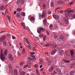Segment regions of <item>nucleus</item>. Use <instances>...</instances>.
I'll return each instance as SVG.
<instances>
[{
	"label": "nucleus",
	"mask_w": 75,
	"mask_h": 75,
	"mask_svg": "<svg viewBox=\"0 0 75 75\" xmlns=\"http://www.w3.org/2000/svg\"><path fill=\"white\" fill-rule=\"evenodd\" d=\"M72 60H75V56H73L71 58Z\"/></svg>",
	"instance_id": "obj_37"
},
{
	"label": "nucleus",
	"mask_w": 75,
	"mask_h": 75,
	"mask_svg": "<svg viewBox=\"0 0 75 75\" xmlns=\"http://www.w3.org/2000/svg\"><path fill=\"white\" fill-rule=\"evenodd\" d=\"M28 59L29 61H32V58H31L29 57H28Z\"/></svg>",
	"instance_id": "obj_36"
},
{
	"label": "nucleus",
	"mask_w": 75,
	"mask_h": 75,
	"mask_svg": "<svg viewBox=\"0 0 75 75\" xmlns=\"http://www.w3.org/2000/svg\"><path fill=\"white\" fill-rule=\"evenodd\" d=\"M47 19L45 18L43 21V24L44 25H46L47 24Z\"/></svg>",
	"instance_id": "obj_15"
},
{
	"label": "nucleus",
	"mask_w": 75,
	"mask_h": 75,
	"mask_svg": "<svg viewBox=\"0 0 75 75\" xmlns=\"http://www.w3.org/2000/svg\"><path fill=\"white\" fill-rule=\"evenodd\" d=\"M72 17H73V19H75V15L74 14H73V15H72Z\"/></svg>",
	"instance_id": "obj_45"
},
{
	"label": "nucleus",
	"mask_w": 75,
	"mask_h": 75,
	"mask_svg": "<svg viewBox=\"0 0 75 75\" xmlns=\"http://www.w3.org/2000/svg\"><path fill=\"white\" fill-rule=\"evenodd\" d=\"M3 45H4V46H5L6 45V43L5 42H4V43Z\"/></svg>",
	"instance_id": "obj_59"
},
{
	"label": "nucleus",
	"mask_w": 75,
	"mask_h": 75,
	"mask_svg": "<svg viewBox=\"0 0 75 75\" xmlns=\"http://www.w3.org/2000/svg\"><path fill=\"white\" fill-rule=\"evenodd\" d=\"M36 60V58L34 57L33 58H32V61H34Z\"/></svg>",
	"instance_id": "obj_41"
},
{
	"label": "nucleus",
	"mask_w": 75,
	"mask_h": 75,
	"mask_svg": "<svg viewBox=\"0 0 75 75\" xmlns=\"http://www.w3.org/2000/svg\"><path fill=\"white\" fill-rule=\"evenodd\" d=\"M58 3L59 4H62V1H59L58 2Z\"/></svg>",
	"instance_id": "obj_44"
},
{
	"label": "nucleus",
	"mask_w": 75,
	"mask_h": 75,
	"mask_svg": "<svg viewBox=\"0 0 75 75\" xmlns=\"http://www.w3.org/2000/svg\"><path fill=\"white\" fill-rule=\"evenodd\" d=\"M16 11H14V15H16Z\"/></svg>",
	"instance_id": "obj_63"
},
{
	"label": "nucleus",
	"mask_w": 75,
	"mask_h": 75,
	"mask_svg": "<svg viewBox=\"0 0 75 75\" xmlns=\"http://www.w3.org/2000/svg\"><path fill=\"white\" fill-rule=\"evenodd\" d=\"M8 50L7 49H6L4 51V53H3V51H1V54L0 55V59H1L3 61L6 59L5 57H6L7 54Z\"/></svg>",
	"instance_id": "obj_1"
},
{
	"label": "nucleus",
	"mask_w": 75,
	"mask_h": 75,
	"mask_svg": "<svg viewBox=\"0 0 75 75\" xmlns=\"http://www.w3.org/2000/svg\"><path fill=\"white\" fill-rule=\"evenodd\" d=\"M30 56L32 57H35V56L34 55V54H35V53L34 52H31L30 53Z\"/></svg>",
	"instance_id": "obj_19"
},
{
	"label": "nucleus",
	"mask_w": 75,
	"mask_h": 75,
	"mask_svg": "<svg viewBox=\"0 0 75 75\" xmlns=\"http://www.w3.org/2000/svg\"><path fill=\"white\" fill-rule=\"evenodd\" d=\"M9 59L10 60L12 61L13 60V59L12 56V55L11 54H10L9 55Z\"/></svg>",
	"instance_id": "obj_14"
},
{
	"label": "nucleus",
	"mask_w": 75,
	"mask_h": 75,
	"mask_svg": "<svg viewBox=\"0 0 75 75\" xmlns=\"http://www.w3.org/2000/svg\"><path fill=\"white\" fill-rule=\"evenodd\" d=\"M70 52L71 55L72 56H74V51L73 50H70Z\"/></svg>",
	"instance_id": "obj_30"
},
{
	"label": "nucleus",
	"mask_w": 75,
	"mask_h": 75,
	"mask_svg": "<svg viewBox=\"0 0 75 75\" xmlns=\"http://www.w3.org/2000/svg\"><path fill=\"white\" fill-rule=\"evenodd\" d=\"M22 15L23 16H25V13L24 12H22Z\"/></svg>",
	"instance_id": "obj_46"
},
{
	"label": "nucleus",
	"mask_w": 75,
	"mask_h": 75,
	"mask_svg": "<svg viewBox=\"0 0 75 75\" xmlns=\"http://www.w3.org/2000/svg\"><path fill=\"white\" fill-rule=\"evenodd\" d=\"M67 11V12H66ZM74 12V10L73 9H69L67 11V10H65L64 11L65 13V15L66 16H72V14L71 13H72Z\"/></svg>",
	"instance_id": "obj_2"
},
{
	"label": "nucleus",
	"mask_w": 75,
	"mask_h": 75,
	"mask_svg": "<svg viewBox=\"0 0 75 75\" xmlns=\"http://www.w3.org/2000/svg\"><path fill=\"white\" fill-rule=\"evenodd\" d=\"M57 23H55L54 26V28L55 29L57 28H58Z\"/></svg>",
	"instance_id": "obj_25"
},
{
	"label": "nucleus",
	"mask_w": 75,
	"mask_h": 75,
	"mask_svg": "<svg viewBox=\"0 0 75 75\" xmlns=\"http://www.w3.org/2000/svg\"><path fill=\"white\" fill-rule=\"evenodd\" d=\"M63 12H64V11H63V10H60V13H63Z\"/></svg>",
	"instance_id": "obj_47"
},
{
	"label": "nucleus",
	"mask_w": 75,
	"mask_h": 75,
	"mask_svg": "<svg viewBox=\"0 0 75 75\" xmlns=\"http://www.w3.org/2000/svg\"><path fill=\"white\" fill-rule=\"evenodd\" d=\"M35 40L36 41L38 42V41L39 40V38L38 37H36L35 38Z\"/></svg>",
	"instance_id": "obj_26"
},
{
	"label": "nucleus",
	"mask_w": 75,
	"mask_h": 75,
	"mask_svg": "<svg viewBox=\"0 0 75 75\" xmlns=\"http://www.w3.org/2000/svg\"><path fill=\"white\" fill-rule=\"evenodd\" d=\"M3 7H4V6H3V5L1 7H0V8H1V9H2V10H3Z\"/></svg>",
	"instance_id": "obj_51"
},
{
	"label": "nucleus",
	"mask_w": 75,
	"mask_h": 75,
	"mask_svg": "<svg viewBox=\"0 0 75 75\" xmlns=\"http://www.w3.org/2000/svg\"><path fill=\"white\" fill-rule=\"evenodd\" d=\"M23 0H18L17 1V4H19L21 3H23Z\"/></svg>",
	"instance_id": "obj_11"
},
{
	"label": "nucleus",
	"mask_w": 75,
	"mask_h": 75,
	"mask_svg": "<svg viewBox=\"0 0 75 75\" xmlns=\"http://www.w3.org/2000/svg\"><path fill=\"white\" fill-rule=\"evenodd\" d=\"M40 28V30H41V31H43V32H44L45 31V29L42 28Z\"/></svg>",
	"instance_id": "obj_33"
},
{
	"label": "nucleus",
	"mask_w": 75,
	"mask_h": 75,
	"mask_svg": "<svg viewBox=\"0 0 75 75\" xmlns=\"http://www.w3.org/2000/svg\"><path fill=\"white\" fill-rule=\"evenodd\" d=\"M36 73H37V74H38V75H40L38 72V71L37 69H36Z\"/></svg>",
	"instance_id": "obj_43"
},
{
	"label": "nucleus",
	"mask_w": 75,
	"mask_h": 75,
	"mask_svg": "<svg viewBox=\"0 0 75 75\" xmlns=\"http://www.w3.org/2000/svg\"><path fill=\"white\" fill-rule=\"evenodd\" d=\"M5 13L6 14H8V10H7V8H6V10H5Z\"/></svg>",
	"instance_id": "obj_40"
},
{
	"label": "nucleus",
	"mask_w": 75,
	"mask_h": 75,
	"mask_svg": "<svg viewBox=\"0 0 75 75\" xmlns=\"http://www.w3.org/2000/svg\"><path fill=\"white\" fill-rule=\"evenodd\" d=\"M68 18V17H66L64 18V22L66 24H68L69 23V20Z\"/></svg>",
	"instance_id": "obj_12"
},
{
	"label": "nucleus",
	"mask_w": 75,
	"mask_h": 75,
	"mask_svg": "<svg viewBox=\"0 0 75 75\" xmlns=\"http://www.w3.org/2000/svg\"><path fill=\"white\" fill-rule=\"evenodd\" d=\"M65 55L67 56H68L70 54L69 52V51H66L65 53Z\"/></svg>",
	"instance_id": "obj_18"
},
{
	"label": "nucleus",
	"mask_w": 75,
	"mask_h": 75,
	"mask_svg": "<svg viewBox=\"0 0 75 75\" xmlns=\"http://www.w3.org/2000/svg\"><path fill=\"white\" fill-rule=\"evenodd\" d=\"M9 67L10 69H11V64H9Z\"/></svg>",
	"instance_id": "obj_52"
},
{
	"label": "nucleus",
	"mask_w": 75,
	"mask_h": 75,
	"mask_svg": "<svg viewBox=\"0 0 75 75\" xmlns=\"http://www.w3.org/2000/svg\"><path fill=\"white\" fill-rule=\"evenodd\" d=\"M40 44L42 45H43L44 47H50L51 46V43H47L46 44L44 45V44L43 43H41Z\"/></svg>",
	"instance_id": "obj_7"
},
{
	"label": "nucleus",
	"mask_w": 75,
	"mask_h": 75,
	"mask_svg": "<svg viewBox=\"0 0 75 75\" xmlns=\"http://www.w3.org/2000/svg\"><path fill=\"white\" fill-rule=\"evenodd\" d=\"M25 49H23L22 51V53H23V54H25Z\"/></svg>",
	"instance_id": "obj_39"
},
{
	"label": "nucleus",
	"mask_w": 75,
	"mask_h": 75,
	"mask_svg": "<svg viewBox=\"0 0 75 75\" xmlns=\"http://www.w3.org/2000/svg\"><path fill=\"white\" fill-rule=\"evenodd\" d=\"M53 69H53V67H52L51 68V69H49V72H51L52 71Z\"/></svg>",
	"instance_id": "obj_27"
},
{
	"label": "nucleus",
	"mask_w": 75,
	"mask_h": 75,
	"mask_svg": "<svg viewBox=\"0 0 75 75\" xmlns=\"http://www.w3.org/2000/svg\"><path fill=\"white\" fill-rule=\"evenodd\" d=\"M44 36L43 34H41L40 35H39V38H42Z\"/></svg>",
	"instance_id": "obj_34"
},
{
	"label": "nucleus",
	"mask_w": 75,
	"mask_h": 75,
	"mask_svg": "<svg viewBox=\"0 0 75 75\" xmlns=\"http://www.w3.org/2000/svg\"><path fill=\"white\" fill-rule=\"evenodd\" d=\"M47 37L46 36H44L43 37V41H44L46 40Z\"/></svg>",
	"instance_id": "obj_28"
},
{
	"label": "nucleus",
	"mask_w": 75,
	"mask_h": 75,
	"mask_svg": "<svg viewBox=\"0 0 75 75\" xmlns=\"http://www.w3.org/2000/svg\"><path fill=\"white\" fill-rule=\"evenodd\" d=\"M60 25L61 26L63 25H64L63 22H62V23H61L60 24Z\"/></svg>",
	"instance_id": "obj_55"
},
{
	"label": "nucleus",
	"mask_w": 75,
	"mask_h": 75,
	"mask_svg": "<svg viewBox=\"0 0 75 75\" xmlns=\"http://www.w3.org/2000/svg\"><path fill=\"white\" fill-rule=\"evenodd\" d=\"M75 71L74 70H72L70 72V74L71 75H73L75 73Z\"/></svg>",
	"instance_id": "obj_17"
},
{
	"label": "nucleus",
	"mask_w": 75,
	"mask_h": 75,
	"mask_svg": "<svg viewBox=\"0 0 75 75\" xmlns=\"http://www.w3.org/2000/svg\"><path fill=\"white\" fill-rule=\"evenodd\" d=\"M22 10V8H18L17 9V11H20Z\"/></svg>",
	"instance_id": "obj_29"
},
{
	"label": "nucleus",
	"mask_w": 75,
	"mask_h": 75,
	"mask_svg": "<svg viewBox=\"0 0 75 75\" xmlns=\"http://www.w3.org/2000/svg\"><path fill=\"white\" fill-rule=\"evenodd\" d=\"M70 42L71 44H74V42L73 41H70Z\"/></svg>",
	"instance_id": "obj_49"
},
{
	"label": "nucleus",
	"mask_w": 75,
	"mask_h": 75,
	"mask_svg": "<svg viewBox=\"0 0 75 75\" xmlns=\"http://www.w3.org/2000/svg\"><path fill=\"white\" fill-rule=\"evenodd\" d=\"M25 72L24 71H22L20 74V75H25Z\"/></svg>",
	"instance_id": "obj_21"
},
{
	"label": "nucleus",
	"mask_w": 75,
	"mask_h": 75,
	"mask_svg": "<svg viewBox=\"0 0 75 75\" xmlns=\"http://www.w3.org/2000/svg\"><path fill=\"white\" fill-rule=\"evenodd\" d=\"M21 25L22 26L24 29H26V28H25V25L24 23H21Z\"/></svg>",
	"instance_id": "obj_31"
},
{
	"label": "nucleus",
	"mask_w": 75,
	"mask_h": 75,
	"mask_svg": "<svg viewBox=\"0 0 75 75\" xmlns=\"http://www.w3.org/2000/svg\"><path fill=\"white\" fill-rule=\"evenodd\" d=\"M11 74L12 75H18V71L16 69H15L14 70V74H13V73H12Z\"/></svg>",
	"instance_id": "obj_10"
},
{
	"label": "nucleus",
	"mask_w": 75,
	"mask_h": 75,
	"mask_svg": "<svg viewBox=\"0 0 75 75\" xmlns=\"http://www.w3.org/2000/svg\"><path fill=\"white\" fill-rule=\"evenodd\" d=\"M48 14H51V11H48Z\"/></svg>",
	"instance_id": "obj_48"
},
{
	"label": "nucleus",
	"mask_w": 75,
	"mask_h": 75,
	"mask_svg": "<svg viewBox=\"0 0 75 75\" xmlns=\"http://www.w3.org/2000/svg\"><path fill=\"white\" fill-rule=\"evenodd\" d=\"M53 74H57V73L55 71H54L53 72Z\"/></svg>",
	"instance_id": "obj_58"
},
{
	"label": "nucleus",
	"mask_w": 75,
	"mask_h": 75,
	"mask_svg": "<svg viewBox=\"0 0 75 75\" xmlns=\"http://www.w3.org/2000/svg\"><path fill=\"white\" fill-rule=\"evenodd\" d=\"M46 8V6L45 4H44L42 5V8L43 9H45Z\"/></svg>",
	"instance_id": "obj_23"
},
{
	"label": "nucleus",
	"mask_w": 75,
	"mask_h": 75,
	"mask_svg": "<svg viewBox=\"0 0 75 75\" xmlns=\"http://www.w3.org/2000/svg\"><path fill=\"white\" fill-rule=\"evenodd\" d=\"M24 64V62H21L20 63V66H22Z\"/></svg>",
	"instance_id": "obj_38"
},
{
	"label": "nucleus",
	"mask_w": 75,
	"mask_h": 75,
	"mask_svg": "<svg viewBox=\"0 0 75 75\" xmlns=\"http://www.w3.org/2000/svg\"><path fill=\"white\" fill-rule=\"evenodd\" d=\"M8 21H9L10 22L11 21H10V18L9 17V16H8Z\"/></svg>",
	"instance_id": "obj_54"
},
{
	"label": "nucleus",
	"mask_w": 75,
	"mask_h": 75,
	"mask_svg": "<svg viewBox=\"0 0 75 75\" xmlns=\"http://www.w3.org/2000/svg\"><path fill=\"white\" fill-rule=\"evenodd\" d=\"M57 52V50L54 49L51 52V54L52 55H54Z\"/></svg>",
	"instance_id": "obj_9"
},
{
	"label": "nucleus",
	"mask_w": 75,
	"mask_h": 75,
	"mask_svg": "<svg viewBox=\"0 0 75 75\" xmlns=\"http://www.w3.org/2000/svg\"><path fill=\"white\" fill-rule=\"evenodd\" d=\"M46 15V13L45 11H43L42 15H40L39 16V19H41L42 18H43V17H45Z\"/></svg>",
	"instance_id": "obj_4"
},
{
	"label": "nucleus",
	"mask_w": 75,
	"mask_h": 75,
	"mask_svg": "<svg viewBox=\"0 0 75 75\" xmlns=\"http://www.w3.org/2000/svg\"><path fill=\"white\" fill-rule=\"evenodd\" d=\"M44 69L43 68H42L41 69V70H40V71H42Z\"/></svg>",
	"instance_id": "obj_61"
},
{
	"label": "nucleus",
	"mask_w": 75,
	"mask_h": 75,
	"mask_svg": "<svg viewBox=\"0 0 75 75\" xmlns=\"http://www.w3.org/2000/svg\"><path fill=\"white\" fill-rule=\"evenodd\" d=\"M52 27V24H51L50 25V28H51Z\"/></svg>",
	"instance_id": "obj_64"
},
{
	"label": "nucleus",
	"mask_w": 75,
	"mask_h": 75,
	"mask_svg": "<svg viewBox=\"0 0 75 75\" xmlns=\"http://www.w3.org/2000/svg\"><path fill=\"white\" fill-rule=\"evenodd\" d=\"M52 62V60H50L48 62V66H50V64H51V63Z\"/></svg>",
	"instance_id": "obj_24"
},
{
	"label": "nucleus",
	"mask_w": 75,
	"mask_h": 75,
	"mask_svg": "<svg viewBox=\"0 0 75 75\" xmlns=\"http://www.w3.org/2000/svg\"><path fill=\"white\" fill-rule=\"evenodd\" d=\"M61 4H65V3L63 1H61Z\"/></svg>",
	"instance_id": "obj_56"
},
{
	"label": "nucleus",
	"mask_w": 75,
	"mask_h": 75,
	"mask_svg": "<svg viewBox=\"0 0 75 75\" xmlns=\"http://www.w3.org/2000/svg\"><path fill=\"white\" fill-rule=\"evenodd\" d=\"M64 52L63 50H61L59 52V54H60L61 55H62L64 54Z\"/></svg>",
	"instance_id": "obj_16"
},
{
	"label": "nucleus",
	"mask_w": 75,
	"mask_h": 75,
	"mask_svg": "<svg viewBox=\"0 0 75 75\" xmlns=\"http://www.w3.org/2000/svg\"><path fill=\"white\" fill-rule=\"evenodd\" d=\"M24 40L29 45H27V47L30 49H31V46L30 45V44L29 42V41L28 40V39L26 38H24Z\"/></svg>",
	"instance_id": "obj_5"
},
{
	"label": "nucleus",
	"mask_w": 75,
	"mask_h": 75,
	"mask_svg": "<svg viewBox=\"0 0 75 75\" xmlns=\"http://www.w3.org/2000/svg\"><path fill=\"white\" fill-rule=\"evenodd\" d=\"M34 67H35V68H37L38 67V65L37 64L35 65Z\"/></svg>",
	"instance_id": "obj_53"
},
{
	"label": "nucleus",
	"mask_w": 75,
	"mask_h": 75,
	"mask_svg": "<svg viewBox=\"0 0 75 75\" xmlns=\"http://www.w3.org/2000/svg\"><path fill=\"white\" fill-rule=\"evenodd\" d=\"M50 6L52 8L54 7V2L52 1L50 2Z\"/></svg>",
	"instance_id": "obj_13"
},
{
	"label": "nucleus",
	"mask_w": 75,
	"mask_h": 75,
	"mask_svg": "<svg viewBox=\"0 0 75 75\" xmlns=\"http://www.w3.org/2000/svg\"><path fill=\"white\" fill-rule=\"evenodd\" d=\"M41 30H40V28H39V29L38 30V33H41Z\"/></svg>",
	"instance_id": "obj_32"
},
{
	"label": "nucleus",
	"mask_w": 75,
	"mask_h": 75,
	"mask_svg": "<svg viewBox=\"0 0 75 75\" xmlns=\"http://www.w3.org/2000/svg\"><path fill=\"white\" fill-rule=\"evenodd\" d=\"M16 17L18 18H20L21 16L19 13H17L16 15Z\"/></svg>",
	"instance_id": "obj_20"
},
{
	"label": "nucleus",
	"mask_w": 75,
	"mask_h": 75,
	"mask_svg": "<svg viewBox=\"0 0 75 75\" xmlns=\"http://www.w3.org/2000/svg\"><path fill=\"white\" fill-rule=\"evenodd\" d=\"M53 17L55 20H58L59 18V16L57 15H54Z\"/></svg>",
	"instance_id": "obj_8"
},
{
	"label": "nucleus",
	"mask_w": 75,
	"mask_h": 75,
	"mask_svg": "<svg viewBox=\"0 0 75 75\" xmlns=\"http://www.w3.org/2000/svg\"><path fill=\"white\" fill-rule=\"evenodd\" d=\"M62 21V19H60L59 20V22H61Z\"/></svg>",
	"instance_id": "obj_60"
},
{
	"label": "nucleus",
	"mask_w": 75,
	"mask_h": 75,
	"mask_svg": "<svg viewBox=\"0 0 75 75\" xmlns=\"http://www.w3.org/2000/svg\"><path fill=\"white\" fill-rule=\"evenodd\" d=\"M62 61L64 62H65V63H69L70 62V61H67V60H66L65 59H63Z\"/></svg>",
	"instance_id": "obj_22"
},
{
	"label": "nucleus",
	"mask_w": 75,
	"mask_h": 75,
	"mask_svg": "<svg viewBox=\"0 0 75 75\" xmlns=\"http://www.w3.org/2000/svg\"><path fill=\"white\" fill-rule=\"evenodd\" d=\"M59 75H63L62 73V72L61 71H60L59 72Z\"/></svg>",
	"instance_id": "obj_42"
},
{
	"label": "nucleus",
	"mask_w": 75,
	"mask_h": 75,
	"mask_svg": "<svg viewBox=\"0 0 75 75\" xmlns=\"http://www.w3.org/2000/svg\"><path fill=\"white\" fill-rule=\"evenodd\" d=\"M35 20V18H34V17H33V16L32 17H31V21H34Z\"/></svg>",
	"instance_id": "obj_35"
},
{
	"label": "nucleus",
	"mask_w": 75,
	"mask_h": 75,
	"mask_svg": "<svg viewBox=\"0 0 75 75\" xmlns=\"http://www.w3.org/2000/svg\"><path fill=\"white\" fill-rule=\"evenodd\" d=\"M12 38L13 39H16V38L13 36L12 37Z\"/></svg>",
	"instance_id": "obj_57"
},
{
	"label": "nucleus",
	"mask_w": 75,
	"mask_h": 75,
	"mask_svg": "<svg viewBox=\"0 0 75 75\" xmlns=\"http://www.w3.org/2000/svg\"><path fill=\"white\" fill-rule=\"evenodd\" d=\"M6 7V6H5L4 7V8H3V10H4Z\"/></svg>",
	"instance_id": "obj_62"
},
{
	"label": "nucleus",
	"mask_w": 75,
	"mask_h": 75,
	"mask_svg": "<svg viewBox=\"0 0 75 75\" xmlns=\"http://www.w3.org/2000/svg\"><path fill=\"white\" fill-rule=\"evenodd\" d=\"M60 36V39H59V41H65L66 38L64 36H63V35L64 33L63 32H61L59 33Z\"/></svg>",
	"instance_id": "obj_3"
},
{
	"label": "nucleus",
	"mask_w": 75,
	"mask_h": 75,
	"mask_svg": "<svg viewBox=\"0 0 75 75\" xmlns=\"http://www.w3.org/2000/svg\"><path fill=\"white\" fill-rule=\"evenodd\" d=\"M28 66H29V65H28V64L27 65H25V66H24V68H25L26 67H28Z\"/></svg>",
	"instance_id": "obj_50"
},
{
	"label": "nucleus",
	"mask_w": 75,
	"mask_h": 75,
	"mask_svg": "<svg viewBox=\"0 0 75 75\" xmlns=\"http://www.w3.org/2000/svg\"><path fill=\"white\" fill-rule=\"evenodd\" d=\"M6 38V36L3 35L0 38V41L1 42H3L4 40V39Z\"/></svg>",
	"instance_id": "obj_6"
}]
</instances>
